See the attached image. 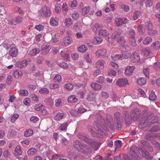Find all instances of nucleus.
<instances>
[{"label":"nucleus","mask_w":160,"mask_h":160,"mask_svg":"<svg viewBox=\"0 0 160 160\" xmlns=\"http://www.w3.org/2000/svg\"><path fill=\"white\" fill-rule=\"evenodd\" d=\"M20 146L19 145L17 146L15 148L14 154L16 157L19 158L20 156Z\"/></svg>","instance_id":"20"},{"label":"nucleus","mask_w":160,"mask_h":160,"mask_svg":"<svg viewBox=\"0 0 160 160\" xmlns=\"http://www.w3.org/2000/svg\"><path fill=\"white\" fill-rule=\"evenodd\" d=\"M120 113L119 112H116L114 114V119L115 122L116 127L118 130H120L122 126V121L120 118Z\"/></svg>","instance_id":"3"},{"label":"nucleus","mask_w":160,"mask_h":160,"mask_svg":"<svg viewBox=\"0 0 160 160\" xmlns=\"http://www.w3.org/2000/svg\"><path fill=\"white\" fill-rule=\"evenodd\" d=\"M58 65L61 67L63 68L64 69L68 68V65L64 62H62L61 63L58 62Z\"/></svg>","instance_id":"54"},{"label":"nucleus","mask_w":160,"mask_h":160,"mask_svg":"<svg viewBox=\"0 0 160 160\" xmlns=\"http://www.w3.org/2000/svg\"><path fill=\"white\" fill-rule=\"evenodd\" d=\"M107 53V51L105 49L100 50L97 51L96 53L98 57H100L105 55Z\"/></svg>","instance_id":"23"},{"label":"nucleus","mask_w":160,"mask_h":160,"mask_svg":"<svg viewBox=\"0 0 160 160\" xmlns=\"http://www.w3.org/2000/svg\"><path fill=\"white\" fill-rule=\"evenodd\" d=\"M90 7H86L83 8L82 14H83V15H85L87 14L90 11Z\"/></svg>","instance_id":"43"},{"label":"nucleus","mask_w":160,"mask_h":160,"mask_svg":"<svg viewBox=\"0 0 160 160\" xmlns=\"http://www.w3.org/2000/svg\"><path fill=\"white\" fill-rule=\"evenodd\" d=\"M156 95L155 94V92L152 91L149 96L150 100L152 101H155L156 100Z\"/></svg>","instance_id":"34"},{"label":"nucleus","mask_w":160,"mask_h":160,"mask_svg":"<svg viewBox=\"0 0 160 160\" xmlns=\"http://www.w3.org/2000/svg\"><path fill=\"white\" fill-rule=\"evenodd\" d=\"M50 23L51 25L54 26H57L58 25V23L56 20L53 18H52L51 19Z\"/></svg>","instance_id":"49"},{"label":"nucleus","mask_w":160,"mask_h":160,"mask_svg":"<svg viewBox=\"0 0 160 160\" xmlns=\"http://www.w3.org/2000/svg\"><path fill=\"white\" fill-rule=\"evenodd\" d=\"M101 97L107 99L109 97V95L107 92H102L101 93Z\"/></svg>","instance_id":"64"},{"label":"nucleus","mask_w":160,"mask_h":160,"mask_svg":"<svg viewBox=\"0 0 160 160\" xmlns=\"http://www.w3.org/2000/svg\"><path fill=\"white\" fill-rule=\"evenodd\" d=\"M40 52L39 49L37 48H33L29 52V54L31 56H33L38 54Z\"/></svg>","instance_id":"21"},{"label":"nucleus","mask_w":160,"mask_h":160,"mask_svg":"<svg viewBox=\"0 0 160 160\" xmlns=\"http://www.w3.org/2000/svg\"><path fill=\"white\" fill-rule=\"evenodd\" d=\"M143 55L146 56H148L150 54L151 52L149 48H144L142 50Z\"/></svg>","instance_id":"40"},{"label":"nucleus","mask_w":160,"mask_h":160,"mask_svg":"<svg viewBox=\"0 0 160 160\" xmlns=\"http://www.w3.org/2000/svg\"><path fill=\"white\" fill-rule=\"evenodd\" d=\"M63 114L62 113H57L55 116V118L57 121H59L61 120L63 117Z\"/></svg>","instance_id":"47"},{"label":"nucleus","mask_w":160,"mask_h":160,"mask_svg":"<svg viewBox=\"0 0 160 160\" xmlns=\"http://www.w3.org/2000/svg\"><path fill=\"white\" fill-rule=\"evenodd\" d=\"M129 36L131 39L134 38V37L135 36V31L132 29H131L129 31Z\"/></svg>","instance_id":"46"},{"label":"nucleus","mask_w":160,"mask_h":160,"mask_svg":"<svg viewBox=\"0 0 160 160\" xmlns=\"http://www.w3.org/2000/svg\"><path fill=\"white\" fill-rule=\"evenodd\" d=\"M18 51L17 48H11L9 52V55L12 57H15L18 54Z\"/></svg>","instance_id":"14"},{"label":"nucleus","mask_w":160,"mask_h":160,"mask_svg":"<svg viewBox=\"0 0 160 160\" xmlns=\"http://www.w3.org/2000/svg\"><path fill=\"white\" fill-rule=\"evenodd\" d=\"M132 61L133 63L138 62L140 60L139 56L136 52L132 53L131 55Z\"/></svg>","instance_id":"11"},{"label":"nucleus","mask_w":160,"mask_h":160,"mask_svg":"<svg viewBox=\"0 0 160 160\" xmlns=\"http://www.w3.org/2000/svg\"><path fill=\"white\" fill-rule=\"evenodd\" d=\"M100 122H98V121H95L93 122V125L95 126H96L97 128L99 130L101 129L102 128Z\"/></svg>","instance_id":"59"},{"label":"nucleus","mask_w":160,"mask_h":160,"mask_svg":"<svg viewBox=\"0 0 160 160\" xmlns=\"http://www.w3.org/2000/svg\"><path fill=\"white\" fill-rule=\"evenodd\" d=\"M72 19L70 18H65L64 22L65 26L67 27H70L72 24Z\"/></svg>","instance_id":"25"},{"label":"nucleus","mask_w":160,"mask_h":160,"mask_svg":"<svg viewBox=\"0 0 160 160\" xmlns=\"http://www.w3.org/2000/svg\"><path fill=\"white\" fill-rule=\"evenodd\" d=\"M128 81L127 79L122 78L118 79L116 82V84L120 87L124 86L127 83Z\"/></svg>","instance_id":"12"},{"label":"nucleus","mask_w":160,"mask_h":160,"mask_svg":"<svg viewBox=\"0 0 160 160\" xmlns=\"http://www.w3.org/2000/svg\"><path fill=\"white\" fill-rule=\"evenodd\" d=\"M137 82L138 85H143L146 83V81L144 78H140L137 80Z\"/></svg>","instance_id":"35"},{"label":"nucleus","mask_w":160,"mask_h":160,"mask_svg":"<svg viewBox=\"0 0 160 160\" xmlns=\"http://www.w3.org/2000/svg\"><path fill=\"white\" fill-rule=\"evenodd\" d=\"M99 35L101 36L107 37L109 34L107 31L105 30H102L99 31Z\"/></svg>","instance_id":"38"},{"label":"nucleus","mask_w":160,"mask_h":160,"mask_svg":"<svg viewBox=\"0 0 160 160\" xmlns=\"http://www.w3.org/2000/svg\"><path fill=\"white\" fill-rule=\"evenodd\" d=\"M122 58L128 59L129 58H131V55L129 53L124 52L122 54Z\"/></svg>","instance_id":"61"},{"label":"nucleus","mask_w":160,"mask_h":160,"mask_svg":"<svg viewBox=\"0 0 160 160\" xmlns=\"http://www.w3.org/2000/svg\"><path fill=\"white\" fill-rule=\"evenodd\" d=\"M117 41L119 44L121 45H122L126 42V41L123 37L122 36L119 37L117 39Z\"/></svg>","instance_id":"39"},{"label":"nucleus","mask_w":160,"mask_h":160,"mask_svg":"<svg viewBox=\"0 0 160 160\" xmlns=\"http://www.w3.org/2000/svg\"><path fill=\"white\" fill-rule=\"evenodd\" d=\"M88 50L87 47L84 45H82L79 48H78V50L82 53H84Z\"/></svg>","instance_id":"26"},{"label":"nucleus","mask_w":160,"mask_h":160,"mask_svg":"<svg viewBox=\"0 0 160 160\" xmlns=\"http://www.w3.org/2000/svg\"><path fill=\"white\" fill-rule=\"evenodd\" d=\"M88 131L90 132L93 137H95L97 136V133L93 131L91 128V126H88Z\"/></svg>","instance_id":"53"},{"label":"nucleus","mask_w":160,"mask_h":160,"mask_svg":"<svg viewBox=\"0 0 160 160\" xmlns=\"http://www.w3.org/2000/svg\"><path fill=\"white\" fill-rule=\"evenodd\" d=\"M37 150L33 148H31L28 151L27 153L29 156H32L34 155L37 152Z\"/></svg>","instance_id":"33"},{"label":"nucleus","mask_w":160,"mask_h":160,"mask_svg":"<svg viewBox=\"0 0 160 160\" xmlns=\"http://www.w3.org/2000/svg\"><path fill=\"white\" fill-rule=\"evenodd\" d=\"M30 61H28L26 59H24L21 62V68L26 67L28 64H29Z\"/></svg>","instance_id":"36"},{"label":"nucleus","mask_w":160,"mask_h":160,"mask_svg":"<svg viewBox=\"0 0 160 160\" xmlns=\"http://www.w3.org/2000/svg\"><path fill=\"white\" fill-rule=\"evenodd\" d=\"M53 80L55 82L59 83L62 80V77L59 75H56L54 77Z\"/></svg>","instance_id":"44"},{"label":"nucleus","mask_w":160,"mask_h":160,"mask_svg":"<svg viewBox=\"0 0 160 160\" xmlns=\"http://www.w3.org/2000/svg\"><path fill=\"white\" fill-rule=\"evenodd\" d=\"M145 28L142 25H139L138 27V29L139 33L143 35L145 31Z\"/></svg>","instance_id":"29"},{"label":"nucleus","mask_w":160,"mask_h":160,"mask_svg":"<svg viewBox=\"0 0 160 160\" xmlns=\"http://www.w3.org/2000/svg\"><path fill=\"white\" fill-rule=\"evenodd\" d=\"M61 55L62 57L63 58L65 59L68 60L69 57V56L68 54L65 53L63 51H61Z\"/></svg>","instance_id":"60"},{"label":"nucleus","mask_w":160,"mask_h":160,"mask_svg":"<svg viewBox=\"0 0 160 160\" xmlns=\"http://www.w3.org/2000/svg\"><path fill=\"white\" fill-rule=\"evenodd\" d=\"M83 154L88 155L91 152V149L87 145L82 143V145L79 148V150Z\"/></svg>","instance_id":"5"},{"label":"nucleus","mask_w":160,"mask_h":160,"mask_svg":"<svg viewBox=\"0 0 160 160\" xmlns=\"http://www.w3.org/2000/svg\"><path fill=\"white\" fill-rule=\"evenodd\" d=\"M33 134V130L30 128L25 130L24 132V135L26 137L31 136Z\"/></svg>","instance_id":"27"},{"label":"nucleus","mask_w":160,"mask_h":160,"mask_svg":"<svg viewBox=\"0 0 160 160\" xmlns=\"http://www.w3.org/2000/svg\"><path fill=\"white\" fill-rule=\"evenodd\" d=\"M141 143L145 147L147 148L149 146H150V145H151V144L149 143L147 141L143 140H142L140 141Z\"/></svg>","instance_id":"51"},{"label":"nucleus","mask_w":160,"mask_h":160,"mask_svg":"<svg viewBox=\"0 0 160 160\" xmlns=\"http://www.w3.org/2000/svg\"><path fill=\"white\" fill-rule=\"evenodd\" d=\"M31 102L30 99L29 98H26L23 100V103L27 106H29L30 105V103Z\"/></svg>","instance_id":"57"},{"label":"nucleus","mask_w":160,"mask_h":160,"mask_svg":"<svg viewBox=\"0 0 160 160\" xmlns=\"http://www.w3.org/2000/svg\"><path fill=\"white\" fill-rule=\"evenodd\" d=\"M135 67L134 66H128L125 71V74L127 76H130L132 75Z\"/></svg>","instance_id":"8"},{"label":"nucleus","mask_w":160,"mask_h":160,"mask_svg":"<svg viewBox=\"0 0 160 160\" xmlns=\"http://www.w3.org/2000/svg\"><path fill=\"white\" fill-rule=\"evenodd\" d=\"M96 117L97 120L96 121H98V122H102L103 120V118L99 114H97Z\"/></svg>","instance_id":"50"},{"label":"nucleus","mask_w":160,"mask_h":160,"mask_svg":"<svg viewBox=\"0 0 160 160\" xmlns=\"http://www.w3.org/2000/svg\"><path fill=\"white\" fill-rule=\"evenodd\" d=\"M145 28L147 30L148 33L151 36H153L157 34V32L155 30H153L152 24L150 21L145 22V25H143Z\"/></svg>","instance_id":"4"},{"label":"nucleus","mask_w":160,"mask_h":160,"mask_svg":"<svg viewBox=\"0 0 160 160\" xmlns=\"http://www.w3.org/2000/svg\"><path fill=\"white\" fill-rule=\"evenodd\" d=\"M142 153L143 156L146 158L147 159H151V156H150V153L148 151H142Z\"/></svg>","instance_id":"30"},{"label":"nucleus","mask_w":160,"mask_h":160,"mask_svg":"<svg viewBox=\"0 0 160 160\" xmlns=\"http://www.w3.org/2000/svg\"><path fill=\"white\" fill-rule=\"evenodd\" d=\"M146 119L142 120L140 124H139L140 127H146L147 126L150 127L155 123H160V119L158 116H154L153 114H148L146 117Z\"/></svg>","instance_id":"1"},{"label":"nucleus","mask_w":160,"mask_h":160,"mask_svg":"<svg viewBox=\"0 0 160 160\" xmlns=\"http://www.w3.org/2000/svg\"><path fill=\"white\" fill-rule=\"evenodd\" d=\"M69 157L71 160H75L77 158V155H78V153H76L74 152H69Z\"/></svg>","instance_id":"28"},{"label":"nucleus","mask_w":160,"mask_h":160,"mask_svg":"<svg viewBox=\"0 0 160 160\" xmlns=\"http://www.w3.org/2000/svg\"><path fill=\"white\" fill-rule=\"evenodd\" d=\"M148 108L146 107L142 111V114L143 115V117L142 118L141 120H140V122L142 120L143 121L144 120H145L146 119V117H147L148 114H151V113L149 112L148 113Z\"/></svg>","instance_id":"13"},{"label":"nucleus","mask_w":160,"mask_h":160,"mask_svg":"<svg viewBox=\"0 0 160 160\" xmlns=\"http://www.w3.org/2000/svg\"><path fill=\"white\" fill-rule=\"evenodd\" d=\"M78 137L80 139L83 140L86 143L93 148H97L99 145V144L98 142L92 140L88 135L85 134L80 133L78 135Z\"/></svg>","instance_id":"2"},{"label":"nucleus","mask_w":160,"mask_h":160,"mask_svg":"<svg viewBox=\"0 0 160 160\" xmlns=\"http://www.w3.org/2000/svg\"><path fill=\"white\" fill-rule=\"evenodd\" d=\"M140 12L138 11H135L133 15V18L134 20H137L138 18L140 15Z\"/></svg>","instance_id":"62"},{"label":"nucleus","mask_w":160,"mask_h":160,"mask_svg":"<svg viewBox=\"0 0 160 160\" xmlns=\"http://www.w3.org/2000/svg\"><path fill=\"white\" fill-rule=\"evenodd\" d=\"M115 22L117 26L118 27L121 26L123 23H126L127 22V20L126 18H117L115 20Z\"/></svg>","instance_id":"10"},{"label":"nucleus","mask_w":160,"mask_h":160,"mask_svg":"<svg viewBox=\"0 0 160 160\" xmlns=\"http://www.w3.org/2000/svg\"><path fill=\"white\" fill-rule=\"evenodd\" d=\"M140 113L138 112H135L132 111L130 115L131 118V119H138L139 118Z\"/></svg>","instance_id":"18"},{"label":"nucleus","mask_w":160,"mask_h":160,"mask_svg":"<svg viewBox=\"0 0 160 160\" xmlns=\"http://www.w3.org/2000/svg\"><path fill=\"white\" fill-rule=\"evenodd\" d=\"M123 118L126 122V124L128 125L131 121V116H130V114L129 112L125 111H124L123 114Z\"/></svg>","instance_id":"7"},{"label":"nucleus","mask_w":160,"mask_h":160,"mask_svg":"<svg viewBox=\"0 0 160 160\" xmlns=\"http://www.w3.org/2000/svg\"><path fill=\"white\" fill-rule=\"evenodd\" d=\"M102 41V39L101 38H100L98 37L94 38V42L96 44H99L101 43Z\"/></svg>","instance_id":"48"},{"label":"nucleus","mask_w":160,"mask_h":160,"mask_svg":"<svg viewBox=\"0 0 160 160\" xmlns=\"http://www.w3.org/2000/svg\"><path fill=\"white\" fill-rule=\"evenodd\" d=\"M77 112L78 114H82L86 111V109H85L82 105L79 104H78L75 106Z\"/></svg>","instance_id":"9"},{"label":"nucleus","mask_w":160,"mask_h":160,"mask_svg":"<svg viewBox=\"0 0 160 160\" xmlns=\"http://www.w3.org/2000/svg\"><path fill=\"white\" fill-rule=\"evenodd\" d=\"M68 102H78V99L75 95H71L68 98Z\"/></svg>","instance_id":"22"},{"label":"nucleus","mask_w":160,"mask_h":160,"mask_svg":"<svg viewBox=\"0 0 160 160\" xmlns=\"http://www.w3.org/2000/svg\"><path fill=\"white\" fill-rule=\"evenodd\" d=\"M64 87L68 91H70L73 89V86L71 83H68L65 84Z\"/></svg>","instance_id":"41"},{"label":"nucleus","mask_w":160,"mask_h":160,"mask_svg":"<svg viewBox=\"0 0 160 160\" xmlns=\"http://www.w3.org/2000/svg\"><path fill=\"white\" fill-rule=\"evenodd\" d=\"M122 31L121 30H118L115 31L113 33L112 35V39H116L118 38L119 37H120L122 33Z\"/></svg>","instance_id":"17"},{"label":"nucleus","mask_w":160,"mask_h":160,"mask_svg":"<svg viewBox=\"0 0 160 160\" xmlns=\"http://www.w3.org/2000/svg\"><path fill=\"white\" fill-rule=\"evenodd\" d=\"M63 40L64 44L67 45L72 43L73 42L72 38L69 36H68L64 38Z\"/></svg>","instance_id":"15"},{"label":"nucleus","mask_w":160,"mask_h":160,"mask_svg":"<svg viewBox=\"0 0 160 160\" xmlns=\"http://www.w3.org/2000/svg\"><path fill=\"white\" fill-rule=\"evenodd\" d=\"M96 67L99 69H102L104 67L103 62L100 61H98L96 63Z\"/></svg>","instance_id":"32"},{"label":"nucleus","mask_w":160,"mask_h":160,"mask_svg":"<svg viewBox=\"0 0 160 160\" xmlns=\"http://www.w3.org/2000/svg\"><path fill=\"white\" fill-rule=\"evenodd\" d=\"M82 144L78 140H76L73 142V146L75 148L79 150Z\"/></svg>","instance_id":"24"},{"label":"nucleus","mask_w":160,"mask_h":160,"mask_svg":"<svg viewBox=\"0 0 160 160\" xmlns=\"http://www.w3.org/2000/svg\"><path fill=\"white\" fill-rule=\"evenodd\" d=\"M114 146L115 148V150L116 151L118 148H120L122 146V142L120 140H117L114 142Z\"/></svg>","instance_id":"31"},{"label":"nucleus","mask_w":160,"mask_h":160,"mask_svg":"<svg viewBox=\"0 0 160 160\" xmlns=\"http://www.w3.org/2000/svg\"><path fill=\"white\" fill-rule=\"evenodd\" d=\"M39 92L41 93L48 94L49 93L48 89L46 88H43L40 89Z\"/></svg>","instance_id":"55"},{"label":"nucleus","mask_w":160,"mask_h":160,"mask_svg":"<svg viewBox=\"0 0 160 160\" xmlns=\"http://www.w3.org/2000/svg\"><path fill=\"white\" fill-rule=\"evenodd\" d=\"M68 125V123L67 122L61 124L59 127V129L61 131L66 130L67 128Z\"/></svg>","instance_id":"45"},{"label":"nucleus","mask_w":160,"mask_h":160,"mask_svg":"<svg viewBox=\"0 0 160 160\" xmlns=\"http://www.w3.org/2000/svg\"><path fill=\"white\" fill-rule=\"evenodd\" d=\"M152 39L151 37H147L143 41V43L144 45H146L151 43L152 41Z\"/></svg>","instance_id":"42"},{"label":"nucleus","mask_w":160,"mask_h":160,"mask_svg":"<svg viewBox=\"0 0 160 160\" xmlns=\"http://www.w3.org/2000/svg\"><path fill=\"white\" fill-rule=\"evenodd\" d=\"M152 46L154 47L155 49H158L160 48V42L157 41L152 44Z\"/></svg>","instance_id":"56"},{"label":"nucleus","mask_w":160,"mask_h":160,"mask_svg":"<svg viewBox=\"0 0 160 160\" xmlns=\"http://www.w3.org/2000/svg\"><path fill=\"white\" fill-rule=\"evenodd\" d=\"M90 86L94 90L96 91L100 89L102 87L100 85L94 82L90 84Z\"/></svg>","instance_id":"19"},{"label":"nucleus","mask_w":160,"mask_h":160,"mask_svg":"<svg viewBox=\"0 0 160 160\" xmlns=\"http://www.w3.org/2000/svg\"><path fill=\"white\" fill-rule=\"evenodd\" d=\"M139 149V148L136 146H132L131 148V151L132 153L135 154L136 153V151Z\"/></svg>","instance_id":"58"},{"label":"nucleus","mask_w":160,"mask_h":160,"mask_svg":"<svg viewBox=\"0 0 160 160\" xmlns=\"http://www.w3.org/2000/svg\"><path fill=\"white\" fill-rule=\"evenodd\" d=\"M51 49L49 45H46L42 49L41 53L43 55H45L49 52V50Z\"/></svg>","instance_id":"16"},{"label":"nucleus","mask_w":160,"mask_h":160,"mask_svg":"<svg viewBox=\"0 0 160 160\" xmlns=\"http://www.w3.org/2000/svg\"><path fill=\"white\" fill-rule=\"evenodd\" d=\"M40 12L42 16L46 17H48L51 15V12L49 10H48L47 7L46 6L42 7L41 10Z\"/></svg>","instance_id":"6"},{"label":"nucleus","mask_w":160,"mask_h":160,"mask_svg":"<svg viewBox=\"0 0 160 160\" xmlns=\"http://www.w3.org/2000/svg\"><path fill=\"white\" fill-rule=\"evenodd\" d=\"M29 94L28 91L26 90H21V96H27Z\"/></svg>","instance_id":"63"},{"label":"nucleus","mask_w":160,"mask_h":160,"mask_svg":"<svg viewBox=\"0 0 160 160\" xmlns=\"http://www.w3.org/2000/svg\"><path fill=\"white\" fill-rule=\"evenodd\" d=\"M94 96L92 94H88L86 98L88 101H91L94 100Z\"/></svg>","instance_id":"52"},{"label":"nucleus","mask_w":160,"mask_h":160,"mask_svg":"<svg viewBox=\"0 0 160 160\" xmlns=\"http://www.w3.org/2000/svg\"><path fill=\"white\" fill-rule=\"evenodd\" d=\"M19 115L17 114H15L13 115H12L10 118L11 122L12 123H14L15 121L19 117Z\"/></svg>","instance_id":"37"}]
</instances>
